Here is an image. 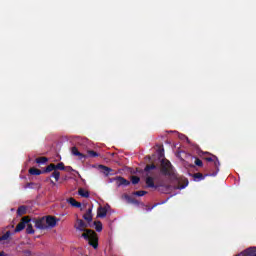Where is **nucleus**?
<instances>
[{
	"label": "nucleus",
	"mask_w": 256,
	"mask_h": 256,
	"mask_svg": "<svg viewBox=\"0 0 256 256\" xmlns=\"http://www.w3.org/2000/svg\"><path fill=\"white\" fill-rule=\"evenodd\" d=\"M27 213V207L26 206H20L17 209V215L21 217L22 215H25Z\"/></svg>",
	"instance_id": "obj_21"
},
{
	"label": "nucleus",
	"mask_w": 256,
	"mask_h": 256,
	"mask_svg": "<svg viewBox=\"0 0 256 256\" xmlns=\"http://www.w3.org/2000/svg\"><path fill=\"white\" fill-rule=\"evenodd\" d=\"M31 221L36 229H39L40 231H45V229H47V222L45 220V216L38 219H33Z\"/></svg>",
	"instance_id": "obj_5"
},
{
	"label": "nucleus",
	"mask_w": 256,
	"mask_h": 256,
	"mask_svg": "<svg viewBox=\"0 0 256 256\" xmlns=\"http://www.w3.org/2000/svg\"><path fill=\"white\" fill-rule=\"evenodd\" d=\"M26 255H31V251L27 250L25 251Z\"/></svg>",
	"instance_id": "obj_36"
},
{
	"label": "nucleus",
	"mask_w": 256,
	"mask_h": 256,
	"mask_svg": "<svg viewBox=\"0 0 256 256\" xmlns=\"http://www.w3.org/2000/svg\"><path fill=\"white\" fill-rule=\"evenodd\" d=\"M51 171H55V164H49L44 170L43 173H51Z\"/></svg>",
	"instance_id": "obj_23"
},
{
	"label": "nucleus",
	"mask_w": 256,
	"mask_h": 256,
	"mask_svg": "<svg viewBox=\"0 0 256 256\" xmlns=\"http://www.w3.org/2000/svg\"><path fill=\"white\" fill-rule=\"evenodd\" d=\"M87 227H91L89 222L83 221V219H77L74 228L76 231H80L81 237L88 241L89 245L93 247V249H97L99 247V237L97 233L92 229H87Z\"/></svg>",
	"instance_id": "obj_2"
},
{
	"label": "nucleus",
	"mask_w": 256,
	"mask_h": 256,
	"mask_svg": "<svg viewBox=\"0 0 256 256\" xmlns=\"http://www.w3.org/2000/svg\"><path fill=\"white\" fill-rule=\"evenodd\" d=\"M71 153L72 155H75V157H80V159H85V157H87L85 154L79 152V149L75 146L71 148Z\"/></svg>",
	"instance_id": "obj_11"
},
{
	"label": "nucleus",
	"mask_w": 256,
	"mask_h": 256,
	"mask_svg": "<svg viewBox=\"0 0 256 256\" xmlns=\"http://www.w3.org/2000/svg\"><path fill=\"white\" fill-rule=\"evenodd\" d=\"M195 165H197V167H203V161L199 158H196Z\"/></svg>",
	"instance_id": "obj_31"
},
{
	"label": "nucleus",
	"mask_w": 256,
	"mask_h": 256,
	"mask_svg": "<svg viewBox=\"0 0 256 256\" xmlns=\"http://www.w3.org/2000/svg\"><path fill=\"white\" fill-rule=\"evenodd\" d=\"M0 256H7V254L5 252H0Z\"/></svg>",
	"instance_id": "obj_35"
},
{
	"label": "nucleus",
	"mask_w": 256,
	"mask_h": 256,
	"mask_svg": "<svg viewBox=\"0 0 256 256\" xmlns=\"http://www.w3.org/2000/svg\"><path fill=\"white\" fill-rule=\"evenodd\" d=\"M55 171H65V164L63 162L56 164Z\"/></svg>",
	"instance_id": "obj_24"
},
{
	"label": "nucleus",
	"mask_w": 256,
	"mask_h": 256,
	"mask_svg": "<svg viewBox=\"0 0 256 256\" xmlns=\"http://www.w3.org/2000/svg\"><path fill=\"white\" fill-rule=\"evenodd\" d=\"M31 223V218L29 216H24L20 223L17 224L14 233H21V231H23V229H25V227H27V224Z\"/></svg>",
	"instance_id": "obj_4"
},
{
	"label": "nucleus",
	"mask_w": 256,
	"mask_h": 256,
	"mask_svg": "<svg viewBox=\"0 0 256 256\" xmlns=\"http://www.w3.org/2000/svg\"><path fill=\"white\" fill-rule=\"evenodd\" d=\"M78 195H80V197H85L86 199L89 198V191H86L83 188H80L78 190Z\"/></svg>",
	"instance_id": "obj_22"
},
{
	"label": "nucleus",
	"mask_w": 256,
	"mask_h": 256,
	"mask_svg": "<svg viewBox=\"0 0 256 256\" xmlns=\"http://www.w3.org/2000/svg\"><path fill=\"white\" fill-rule=\"evenodd\" d=\"M45 220H46V226L47 229H53V227L57 226V221H59V219H57L55 216H45Z\"/></svg>",
	"instance_id": "obj_6"
},
{
	"label": "nucleus",
	"mask_w": 256,
	"mask_h": 256,
	"mask_svg": "<svg viewBox=\"0 0 256 256\" xmlns=\"http://www.w3.org/2000/svg\"><path fill=\"white\" fill-rule=\"evenodd\" d=\"M256 256V255H255Z\"/></svg>",
	"instance_id": "obj_38"
},
{
	"label": "nucleus",
	"mask_w": 256,
	"mask_h": 256,
	"mask_svg": "<svg viewBox=\"0 0 256 256\" xmlns=\"http://www.w3.org/2000/svg\"><path fill=\"white\" fill-rule=\"evenodd\" d=\"M93 225L95 226L97 233L103 231V223H101V221H94Z\"/></svg>",
	"instance_id": "obj_18"
},
{
	"label": "nucleus",
	"mask_w": 256,
	"mask_h": 256,
	"mask_svg": "<svg viewBox=\"0 0 256 256\" xmlns=\"http://www.w3.org/2000/svg\"><path fill=\"white\" fill-rule=\"evenodd\" d=\"M51 177H53L55 181H59L61 177V172L58 170H54V173L51 174Z\"/></svg>",
	"instance_id": "obj_25"
},
{
	"label": "nucleus",
	"mask_w": 256,
	"mask_h": 256,
	"mask_svg": "<svg viewBox=\"0 0 256 256\" xmlns=\"http://www.w3.org/2000/svg\"><path fill=\"white\" fill-rule=\"evenodd\" d=\"M133 195H135L136 197H143L147 195V191L145 190L135 191L133 192Z\"/></svg>",
	"instance_id": "obj_26"
},
{
	"label": "nucleus",
	"mask_w": 256,
	"mask_h": 256,
	"mask_svg": "<svg viewBox=\"0 0 256 256\" xmlns=\"http://www.w3.org/2000/svg\"><path fill=\"white\" fill-rule=\"evenodd\" d=\"M97 217H100L101 219H104V217H107V208L99 207L97 210Z\"/></svg>",
	"instance_id": "obj_12"
},
{
	"label": "nucleus",
	"mask_w": 256,
	"mask_h": 256,
	"mask_svg": "<svg viewBox=\"0 0 256 256\" xmlns=\"http://www.w3.org/2000/svg\"><path fill=\"white\" fill-rule=\"evenodd\" d=\"M67 203H69L72 207H77L78 209L81 207V202H77V200H75L73 197L67 199Z\"/></svg>",
	"instance_id": "obj_16"
},
{
	"label": "nucleus",
	"mask_w": 256,
	"mask_h": 256,
	"mask_svg": "<svg viewBox=\"0 0 256 256\" xmlns=\"http://www.w3.org/2000/svg\"><path fill=\"white\" fill-rule=\"evenodd\" d=\"M114 180L117 183V187H121V186L129 187V185H131V182L122 176H117L116 178H114Z\"/></svg>",
	"instance_id": "obj_7"
},
{
	"label": "nucleus",
	"mask_w": 256,
	"mask_h": 256,
	"mask_svg": "<svg viewBox=\"0 0 256 256\" xmlns=\"http://www.w3.org/2000/svg\"><path fill=\"white\" fill-rule=\"evenodd\" d=\"M36 163L38 165H45V163H47L49 161V158L47 157H38L35 159Z\"/></svg>",
	"instance_id": "obj_19"
},
{
	"label": "nucleus",
	"mask_w": 256,
	"mask_h": 256,
	"mask_svg": "<svg viewBox=\"0 0 256 256\" xmlns=\"http://www.w3.org/2000/svg\"><path fill=\"white\" fill-rule=\"evenodd\" d=\"M139 181H141V178H139V176H131L132 185H137Z\"/></svg>",
	"instance_id": "obj_29"
},
{
	"label": "nucleus",
	"mask_w": 256,
	"mask_h": 256,
	"mask_svg": "<svg viewBox=\"0 0 256 256\" xmlns=\"http://www.w3.org/2000/svg\"><path fill=\"white\" fill-rule=\"evenodd\" d=\"M51 183H52V185H55V182H53V180H51Z\"/></svg>",
	"instance_id": "obj_37"
},
{
	"label": "nucleus",
	"mask_w": 256,
	"mask_h": 256,
	"mask_svg": "<svg viewBox=\"0 0 256 256\" xmlns=\"http://www.w3.org/2000/svg\"><path fill=\"white\" fill-rule=\"evenodd\" d=\"M160 172L162 175H166L167 177L175 178V171H173V165L169 160H162Z\"/></svg>",
	"instance_id": "obj_3"
},
{
	"label": "nucleus",
	"mask_w": 256,
	"mask_h": 256,
	"mask_svg": "<svg viewBox=\"0 0 256 256\" xmlns=\"http://www.w3.org/2000/svg\"><path fill=\"white\" fill-rule=\"evenodd\" d=\"M157 205H159V204L156 203L152 207L146 206V210L147 211H153V209H155V207H157Z\"/></svg>",
	"instance_id": "obj_32"
},
{
	"label": "nucleus",
	"mask_w": 256,
	"mask_h": 256,
	"mask_svg": "<svg viewBox=\"0 0 256 256\" xmlns=\"http://www.w3.org/2000/svg\"><path fill=\"white\" fill-rule=\"evenodd\" d=\"M193 177H194L195 180L198 179V181H203V179H205V176H204L202 173H200V172L195 173V174L193 175Z\"/></svg>",
	"instance_id": "obj_28"
},
{
	"label": "nucleus",
	"mask_w": 256,
	"mask_h": 256,
	"mask_svg": "<svg viewBox=\"0 0 256 256\" xmlns=\"http://www.w3.org/2000/svg\"><path fill=\"white\" fill-rule=\"evenodd\" d=\"M204 155H209V156H205L204 157V160L205 161H208V163H213L215 159H217V156L209 153V152H204L203 153Z\"/></svg>",
	"instance_id": "obj_13"
},
{
	"label": "nucleus",
	"mask_w": 256,
	"mask_h": 256,
	"mask_svg": "<svg viewBox=\"0 0 256 256\" xmlns=\"http://www.w3.org/2000/svg\"><path fill=\"white\" fill-rule=\"evenodd\" d=\"M187 185H188V182L186 183V185L177 186L176 189H185Z\"/></svg>",
	"instance_id": "obj_34"
},
{
	"label": "nucleus",
	"mask_w": 256,
	"mask_h": 256,
	"mask_svg": "<svg viewBox=\"0 0 256 256\" xmlns=\"http://www.w3.org/2000/svg\"><path fill=\"white\" fill-rule=\"evenodd\" d=\"M87 154L89 155V157H92V158L99 157V153H97L93 150H88Z\"/></svg>",
	"instance_id": "obj_30"
},
{
	"label": "nucleus",
	"mask_w": 256,
	"mask_h": 256,
	"mask_svg": "<svg viewBox=\"0 0 256 256\" xmlns=\"http://www.w3.org/2000/svg\"><path fill=\"white\" fill-rule=\"evenodd\" d=\"M11 237V231H7L5 234L0 236V241H7Z\"/></svg>",
	"instance_id": "obj_27"
},
{
	"label": "nucleus",
	"mask_w": 256,
	"mask_h": 256,
	"mask_svg": "<svg viewBox=\"0 0 256 256\" xmlns=\"http://www.w3.org/2000/svg\"><path fill=\"white\" fill-rule=\"evenodd\" d=\"M214 167L216 169L215 172L213 173H210V174H206V176H209V177H216L217 173H219V166L221 165V163L219 162V158L216 156V158L214 159Z\"/></svg>",
	"instance_id": "obj_9"
},
{
	"label": "nucleus",
	"mask_w": 256,
	"mask_h": 256,
	"mask_svg": "<svg viewBox=\"0 0 256 256\" xmlns=\"http://www.w3.org/2000/svg\"><path fill=\"white\" fill-rule=\"evenodd\" d=\"M26 233H27V235H34L35 234V229H33V224L31 222H28L26 224Z\"/></svg>",
	"instance_id": "obj_17"
},
{
	"label": "nucleus",
	"mask_w": 256,
	"mask_h": 256,
	"mask_svg": "<svg viewBox=\"0 0 256 256\" xmlns=\"http://www.w3.org/2000/svg\"><path fill=\"white\" fill-rule=\"evenodd\" d=\"M34 183L30 182L25 185V189H29V187H33Z\"/></svg>",
	"instance_id": "obj_33"
},
{
	"label": "nucleus",
	"mask_w": 256,
	"mask_h": 256,
	"mask_svg": "<svg viewBox=\"0 0 256 256\" xmlns=\"http://www.w3.org/2000/svg\"><path fill=\"white\" fill-rule=\"evenodd\" d=\"M242 256H255L256 255V247H250L244 250L241 253Z\"/></svg>",
	"instance_id": "obj_10"
},
{
	"label": "nucleus",
	"mask_w": 256,
	"mask_h": 256,
	"mask_svg": "<svg viewBox=\"0 0 256 256\" xmlns=\"http://www.w3.org/2000/svg\"><path fill=\"white\" fill-rule=\"evenodd\" d=\"M124 197H125V199H126V201H127L128 203H132V204H134V205H139V201H138L137 199L132 198V197L129 196V195H125Z\"/></svg>",
	"instance_id": "obj_20"
},
{
	"label": "nucleus",
	"mask_w": 256,
	"mask_h": 256,
	"mask_svg": "<svg viewBox=\"0 0 256 256\" xmlns=\"http://www.w3.org/2000/svg\"><path fill=\"white\" fill-rule=\"evenodd\" d=\"M144 171L147 175L146 185L150 189H156L160 193L168 194L170 191H173V186L169 184H165L163 182H157L155 184V175L159 173V168L155 164H148L145 166Z\"/></svg>",
	"instance_id": "obj_1"
},
{
	"label": "nucleus",
	"mask_w": 256,
	"mask_h": 256,
	"mask_svg": "<svg viewBox=\"0 0 256 256\" xmlns=\"http://www.w3.org/2000/svg\"><path fill=\"white\" fill-rule=\"evenodd\" d=\"M28 173H29L30 175H43V174H45V173L43 172V170L37 169V168H35V167L30 168V169L28 170Z\"/></svg>",
	"instance_id": "obj_15"
},
{
	"label": "nucleus",
	"mask_w": 256,
	"mask_h": 256,
	"mask_svg": "<svg viewBox=\"0 0 256 256\" xmlns=\"http://www.w3.org/2000/svg\"><path fill=\"white\" fill-rule=\"evenodd\" d=\"M99 167L100 169H102V173H104L106 177H109V175H111V172L113 171V169L105 165H100Z\"/></svg>",
	"instance_id": "obj_14"
},
{
	"label": "nucleus",
	"mask_w": 256,
	"mask_h": 256,
	"mask_svg": "<svg viewBox=\"0 0 256 256\" xmlns=\"http://www.w3.org/2000/svg\"><path fill=\"white\" fill-rule=\"evenodd\" d=\"M83 220L91 225L93 221V208H89L85 214H83Z\"/></svg>",
	"instance_id": "obj_8"
}]
</instances>
